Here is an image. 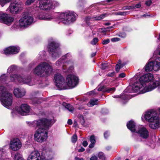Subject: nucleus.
Here are the masks:
<instances>
[{"label": "nucleus", "instance_id": "obj_1", "mask_svg": "<svg viewBox=\"0 0 160 160\" xmlns=\"http://www.w3.org/2000/svg\"><path fill=\"white\" fill-rule=\"evenodd\" d=\"M55 122V120L53 118L51 119L41 118L34 121L32 122L34 126H42L44 128H39L35 131L34 134L35 141L41 143L46 141L48 136V129Z\"/></svg>", "mask_w": 160, "mask_h": 160}, {"label": "nucleus", "instance_id": "obj_2", "mask_svg": "<svg viewBox=\"0 0 160 160\" xmlns=\"http://www.w3.org/2000/svg\"><path fill=\"white\" fill-rule=\"evenodd\" d=\"M7 79L5 74L2 75L0 77V100L2 105L8 109H10L12 104V95L7 90L6 88L2 86L7 83Z\"/></svg>", "mask_w": 160, "mask_h": 160}, {"label": "nucleus", "instance_id": "obj_3", "mask_svg": "<svg viewBox=\"0 0 160 160\" xmlns=\"http://www.w3.org/2000/svg\"><path fill=\"white\" fill-rule=\"evenodd\" d=\"M53 71L52 65L46 62L40 63L32 71V73L40 77H47Z\"/></svg>", "mask_w": 160, "mask_h": 160}, {"label": "nucleus", "instance_id": "obj_4", "mask_svg": "<svg viewBox=\"0 0 160 160\" xmlns=\"http://www.w3.org/2000/svg\"><path fill=\"white\" fill-rule=\"evenodd\" d=\"M34 22L32 16L29 14H24L18 22H15L11 27L12 29L17 30L28 27Z\"/></svg>", "mask_w": 160, "mask_h": 160}, {"label": "nucleus", "instance_id": "obj_5", "mask_svg": "<svg viewBox=\"0 0 160 160\" xmlns=\"http://www.w3.org/2000/svg\"><path fill=\"white\" fill-rule=\"evenodd\" d=\"M10 79L11 82L17 81L21 83L25 84L31 86L36 83L34 80L32 79L31 76L23 74H12L10 76Z\"/></svg>", "mask_w": 160, "mask_h": 160}, {"label": "nucleus", "instance_id": "obj_6", "mask_svg": "<svg viewBox=\"0 0 160 160\" xmlns=\"http://www.w3.org/2000/svg\"><path fill=\"white\" fill-rule=\"evenodd\" d=\"M127 126L132 132L138 133L143 138H147L149 136L148 132L146 128L142 126L136 127L135 122L132 120L128 122Z\"/></svg>", "mask_w": 160, "mask_h": 160}, {"label": "nucleus", "instance_id": "obj_7", "mask_svg": "<svg viewBox=\"0 0 160 160\" xmlns=\"http://www.w3.org/2000/svg\"><path fill=\"white\" fill-rule=\"evenodd\" d=\"M77 15L73 11H68L59 14V20L63 24L68 25L75 22L77 19Z\"/></svg>", "mask_w": 160, "mask_h": 160}, {"label": "nucleus", "instance_id": "obj_8", "mask_svg": "<svg viewBox=\"0 0 160 160\" xmlns=\"http://www.w3.org/2000/svg\"><path fill=\"white\" fill-rule=\"evenodd\" d=\"M60 3L56 1L52 0H42L39 6L40 9L45 10H50L59 6Z\"/></svg>", "mask_w": 160, "mask_h": 160}, {"label": "nucleus", "instance_id": "obj_9", "mask_svg": "<svg viewBox=\"0 0 160 160\" xmlns=\"http://www.w3.org/2000/svg\"><path fill=\"white\" fill-rule=\"evenodd\" d=\"M59 47V44L54 41L51 42L48 44V51H50V54L54 59L58 58L61 54Z\"/></svg>", "mask_w": 160, "mask_h": 160}, {"label": "nucleus", "instance_id": "obj_10", "mask_svg": "<svg viewBox=\"0 0 160 160\" xmlns=\"http://www.w3.org/2000/svg\"><path fill=\"white\" fill-rule=\"evenodd\" d=\"M139 82L144 85L145 87L141 91V93H143L148 92L150 90V73L144 75L138 79Z\"/></svg>", "mask_w": 160, "mask_h": 160}, {"label": "nucleus", "instance_id": "obj_11", "mask_svg": "<svg viewBox=\"0 0 160 160\" xmlns=\"http://www.w3.org/2000/svg\"><path fill=\"white\" fill-rule=\"evenodd\" d=\"M23 7V4L20 1H15L12 2L8 8L11 13L16 14L20 12Z\"/></svg>", "mask_w": 160, "mask_h": 160}, {"label": "nucleus", "instance_id": "obj_12", "mask_svg": "<svg viewBox=\"0 0 160 160\" xmlns=\"http://www.w3.org/2000/svg\"><path fill=\"white\" fill-rule=\"evenodd\" d=\"M160 122L158 114L156 110H151V128L153 129L157 128L159 127Z\"/></svg>", "mask_w": 160, "mask_h": 160}, {"label": "nucleus", "instance_id": "obj_13", "mask_svg": "<svg viewBox=\"0 0 160 160\" xmlns=\"http://www.w3.org/2000/svg\"><path fill=\"white\" fill-rule=\"evenodd\" d=\"M78 78L74 75H68L66 78L65 82V89L67 86L72 88L75 87L78 84Z\"/></svg>", "mask_w": 160, "mask_h": 160}, {"label": "nucleus", "instance_id": "obj_14", "mask_svg": "<svg viewBox=\"0 0 160 160\" xmlns=\"http://www.w3.org/2000/svg\"><path fill=\"white\" fill-rule=\"evenodd\" d=\"M54 81L56 86L59 89H65V82L64 78L59 73L54 75Z\"/></svg>", "mask_w": 160, "mask_h": 160}, {"label": "nucleus", "instance_id": "obj_15", "mask_svg": "<svg viewBox=\"0 0 160 160\" xmlns=\"http://www.w3.org/2000/svg\"><path fill=\"white\" fill-rule=\"evenodd\" d=\"M14 18L6 13L0 14V22L10 26L13 22Z\"/></svg>", "mask_w": 160, "mask_h": 160}, {"label": "nucleus", "instance_id": "obj_16", "mask_svg": "<svg viewBox=\"0 0 160 160\" xmlns=\"http://www.w3.org/2000/svg\"><path fill=\"white\" fill-rule=\"evenodd\" d=\"M15 110L19 114L25 116L29 114L30 108L27 104H23L16 107Z\"/></svg>", "mask_w": 160, "mask_h": 160}, {"label": "nucleus", "instance_id": "obj_17", "mask_svg": "<svg viewBox=\"0 0 160 160\" xmlns=\"http://www.w3.org/2000/svg\"><path fill=\"white\" fill-rule=\"evenodd\" d=\"M22 143L18 138H14L12 139L9 143V148L13 151H16L21 148Z\"/></svg>", "mask_w": 160, "mask_h": 160}, {"label": "nucleus", "instance_id": "obj_18", "mask_svg": "<svg viewBox=\"0 0 160 160\" xmlns=\"http://www.w3.org/2000/svg\"><path fill=\"white\" fill-rule=\"evenodd\" d=\"M58 13H40L38 16V18L40 20H42L46 21H50L55 18H57V16L58 17Z\"/></svg>", "mask_w": 160, "mask_h": 160}, {"label": "nucleus", "instance_id": "obj_19", "mask_svg": "<svg viewBox=\"0 0 160 160\" xmlns=\"http://www.w3.org/2000/svg\"><path fill=\"white\" fill-rule=\"evenodd\" d=\"M19 47L17 46H10L5 48L4 53L7 55L16 54L19 51Z\"/></svg>", "mask_w": 160, "mask_h": 160}, {"label": "nucleus", "instance_id": "obj_20", "mask_svg": "<svg viewBox=\"0 0 160 160\" xmlns=\"http://www.w3.org/2000/svg\"><path fill=\"white\" fill-rule=\"evenodd\" d=\"M160 70V57H157L151 60V71H157Z\"/></svg>", "mask_w": 160, "mask_h": 160}, {"label": "nucleus", "instance_id": "obj_21", "mask_svg": "<svg viewBox=\"0 0 160 160\" xmlns=\"http://www.w3.org/2000/svg\"><path fill=\"white\" fill-rule=\"evenodd\" d=\"M157 77L159 81H155L153 75L151 73V91L158 86V90L160 92V75H158Z\"/></svg>", "mask_w": 160, "mask_h": 160}, {"label": "nucleus", "instance_id": "obj_22", "mask_svg": "<svg viewBox=\"0 0 160 160\" xmlns=\"http://www.w3.org/2000/svg\"><path fill=\"white\" fill-rule=\"evenodd\" d=\"M27 160H43L39 152L37 150L32 152L28 156Z\"/></svg>", "mask_w": 160, "mask_h": 160}, {"label": "nucleus", "instance_id": "obj_23", "mask_svg": "<svg viewBox=\"0 0 160 160\" xmlns=\"http://www.w3.org/2000/svg\"><path fill=\"white\" fill-rule=\"evenodd\" d=\"M13 93L16 97L21 98L25 95L26 91L23 88H16L14 89Z\"/></svg>", "mask_w": 160, "mask_h": 160}, {"label": "nucleus", "instance_id": "obj_24", "mask_svg": "<svg viewBox=\"0 0 160 160\" xmlns=\"http://www.w3.org/2000/svg\"><path fill=\"white\" fill-rule=\"evenodd\" d=\"M143 87V88L145 87L144 85L138 80V81H137L133 84L132 88V92H137L139 91Z\"/></svg>", "mask_w": 160, "mask_h": 160}, {"label": "nucleus", "instance_id": "obj_25", "mask_svg": "<svg viewBox=\"0 0 160 160\" xmlns=\"http://www.w3.org/2000/svg\"><path fill=\"white\" fill-rule=\"evenodd\" d=\"M107 16V13H105L99 16H96L92 18H91V17H88L86 18L85 20L87 22L88 21H92L93 20H100L103 19Z\"/></svg>", "mask_w": 160, "mask_h": 160}, {"label": "nucleus", "instance_id": "obj_26", "mask_svg": "<svg viewBox=\"0 0 160 160\" xmlns=\"http://www.w3.org/2000/svg\"><path fill=\"white\" fill-rule=\"evenodd\" d=\"M106 88L103 86H99L98 87V89H96L93 90L91 91L88 93L89 95H94L98 94L97 91H102V92H105Z\"/></svg>", "mask_w": 160, "mask_h": 160}, {"label": "nucleus", "instance_id": "obj_27", "mask_svg": "<svg viewBox=\"0 0 160 160\" xmlns=\"http://www.w3.org/2000/svg\"><path fill=\"white\" fill-rule=\"evenodd\" d=\"M71 56L70 54L69 53H67L66 55L63 56L60 59L56 62V65L59 66L62 64V63L65 62V59L69 58Z\"/></svg>", "mask_w": 160, "mask_h": 160}, {"label": "nucleus", "instance_id": "obj_28", "mask_svg": "<svg viewBox=\"0 0 160 160\" xmlns=\"http://www.w3.org/2000/svg\"><path fill=\"white\" fill-rule=\"evenodd\" d=\"M112 97L114 98H120V100L123 104L126 102L128 99V96L127 95L123 94L119 95H115Z\"/></svg>", "mask_w": 160, "mask_h": 160}, {"label": "nucleus", "instance_id": "obj_29", "mask_svg": "<svg viewBox=\"0 0 160 160\" xmlns=\"http://www.w3.org/2000/svg\"><path fill=\"white\" fill-rule=\"evenodd\" d=\"M126 64V62H122L120 59L119 60L116 65L115 69L116 71L117 72H118L120 68H122Z\"/></svg>", "mask_w": 160, "mask_h": 160}, {"label": "nucleus", "instance_id": "obj_30", "mask_svg": "<svg viewBox=\"0 0 160 160\" xmlns=\"http://www.w3.org/2000/svg\"><path fill=\"white\" fill-rule=\"evenodd\" d=\"M142 119L143 121H146L149 123L150 122V111H148L146 112L144 115L142 116Z\"/></svg>", "mask_w": 160, "mask_h": 160}, {"label": "nucleus", "instance_id": "obj_31", "mask_svg": "<svg viewBox=\"0 0 160 160\" xmlns=\"http://www.w3.org/2000/svg\"><path fill=\"white\" fill-rule=\"evenodd\" d=\"M6 152L3 148H0V160H5Z\"/></svg>", "mask_w": 160, "mask_h": 160}, {"label": "nucleus", "instance_id": "obj_32", "mask_svg": "<svg viewBox=\"0 0 160 160\" xmlns=\"http://www.w3.org/2000/svg\"><path fill=\"white\" fill-rule=\"evenodd\" d=\"M44 156L46 159L51 160L53 158V153L50 151H47L44 154Z\"/></svg>", "mask_w": 160, "mask_h": 160}, {"label": "nucleus", "instance_id": "obj_33", "mask_svg": "<svg viewBox=\"0 0 160 160\" xmlns=\"http://www.w3.org/2000/svg\"><path fill=\"white\" fill-rule=\"evenodd\" d=\"M89 140L91 142V143L89 144V147L90 148H92L94 147V144L96 142L95 136L93 135L91 136Z\"/></svg>", "mask_w": 160, "mask_h": 160}, {"label": "nucleus", "instance_id": "obj_34", "mask_svg": "<svg viewBox=\"0 0 160 160\" xmlns=\"http://www.w3.org/2000/svg\"><path fill=\"white\" fill-rule=\"evenodd\" d=\"M17 69L16 66L13 65L10 66L8 69L7 72L9 73L16 71Z\"/></svg>", "mask_w": 160, "mask_h": 160}, {"label": "nucleus", "instance_id": "obj_35", "mask_svg": "<svg viewBox=\"0 0 160 160\" xmlns=\"http://www.w3.org/2000/svg\"><path fill=\"white\" fill-rule=\"evenodd\" d=\"M98 100L97 99H91L89 102L87 103V105L89 107H92L97 104Z\"/></svg>", "mask_w": 160, "mask_h": 160}, {"label": "nucleus", "instance_id": "obj_36", "mask_svg": "<svg viewBox=\"0 0 160 160\" xmlns=\"http://www.w3.org/2000/svg\"><path fill=\"white\" fill-rule=\"evenodd\" d=\"M14 160H25L23 158L22 155L18 153H17L14 155Z\"/></svg>", "mask_w": 160, "mask_h": 160}, {"label": "nucleus", "instance_id": "obj_37", "mask_svg": "<svg viewBox=\"0 0 160 160\" xmlns=\"http://www.w3.org/2000/svg\"><path fill=\"white\" fill-rule=\"evenodd\" d=\"M65 107L70 112L72 113L73 112L74 110V108L72 105L69 104H67Z\"/></svg>", "mask_w": 160, "mask_h": 160}, {"label": "nucleus", "instance_id": "obj_38", "mask_svg": "<svg viewBox=\"0 0 160 160\" xmlns=\"http://www.w3.org/2000/svg\"><path fill=\"white\" fill-rule=\"evenodd\" d=\"M129 13V12H118L115 13V15H116L125 16Z\"/></svg>", "mask_w": 160, "mask_h": 160}, {"label": "nucleus", "instance_id": "obj_39", "mask_svg": "<svg viewBox=\"0 0 160 160\" xmlns=\"http://www.w3.org/2000/svg\"><path fill=\"white\" fill-rule=\"evenodd\" d=\"M11 0H0V5L3 7L6 4L10 2Z\"/></svg>", "mask_w": 160, "mask_h": 160}, {"label": "nucleus", "instance_id": "obj_40", "mask_svg": "<svg viewBox=\"0 0 160 160\" xmlns=\"http://www.w3.org/2000/svg\"><path fill=\"white\" fill-rule=\"evenodd\" d=\"M145 70L147 72H148L150 70V62L149 60L148 61V63L146 65L145 67Z\"/></svg>", "mask_w": 160, "mask_h": 160}, {"label": "nucleus", "instance_id": "obj_41", "mask_svg": "<svg viewBox=\"0 0 160 160\" xmlns=\"http://www.w3.org/2000/svg\"><path fill=\"white\" fill-rule=\"evenodd\" d=\"M98 158L102 160H104L105 159V155L102 152H99L98 153Z\"/></svg>", "mask_w": 160, "mask_h": 160}, {"label": "nucleus", "instance_id": "obj_42", "mask_svg": "<svg viewBox=\"0 0 160 160\" xmlns=\"http://www.w3.org/2000/svg\"><path fill=\"white\" fill-rule=\"evenodd\" d=\"M109 66V65L108 63L106 62L103 63L101 64V68L102 69L104 70L108 68Z\"/></svg>", "mask_w": 160, "mask_h": 160}, {"label": "nucleus", "instance_id": "obj_43", "mask_svg": "<svg viewBox=\"0 0 160 160\" xmlns=\"http://www.w3.org/2000/svg\"><path fill=\"white\" fill-rule=\"evenodd\" d=\"M115 90V88H106V91L105 92L112 93Z\"/></svg>", "mask_w": 160, "mask_h": 160}, {"label": "nucleus", "instance_id": "obj_44", "mask_svg": "<svg viewBox=\"0 0 160 160\" xmlns=\"http://www.w3.org/2000/svg\"><path fill=\"white\" fill-rule=\"evenodd\" d=\"M77 140V136L75 134H74L73 135V136L71 138V140L72 142L75 143L76 142Z\"/></svg>", "mask_w": 160, "mask_h": 160}, {"label": "nucleus", "instance_id": "obj_45", "mask_svg": "<svg viewBox=\"0 0 160 160\" xmlns=\"http://www.w3.org/2000/svg\"><path fill=\"white\" fill-rule=\"evenodd\" d=\"M98 39L97 38H94L91 42V44L93 45H95L98 42Z\"/></svg>", "mask_w": 160, "mask_h": 160}, {"label": "nucleus", "instance_id": "obj_46", "mask_svg": "<svg viewBox=\"0 0 160 160\" xmlns=\"http://www.w3.org/2000/svg\"><path fill=\"white\" fill-rule=\"evenodd\" d=\"M110 135V132L108 131H106L104 133V138L107 139L109 136Z\"/></svg>", "mask_w": 160, "mask_h": 160}, {"label": "nucleus", "instance_id": "obj_47", "mask_svg": "<svg viewBox=\"0 0 160 160\" xmlns=\"http://www.w3.org/2000/svg\"><path fill=\"white\" fill-rule=\"evenodd\" d=\"M34 0H27L25 2V4L29 5L34 2Z\"/></svg>", "mask_w": 160, "mask_h": 160}, {"label": "nucleus", "instance_id": "obj_48", "mask_svg": "<svg viewBox=\"0 0 160 160\" xmlns=\"http://www.w3.org/2000/svg\"><path fill=\"white\" fill-rule=\"evenodd\" d=\"M45 52L44 51H42L39 52V55H40L41 59L44 58V55H45Z\"/></svg>", "mask_w": 160, "mask_h": 160}, {"label": "nucleus", "instance_id": "obj_49", "mask_svg": "<svg viewBox=\"0 0 160 160\" xmlns=\"http://www.w3.org/2000/svg\"><path fill=\"white\" fill-rule=\"evenodd\" d=\"M37 63V62L35 61H33L29 65V67L30 68H32L33 66H34Z\"/></svg>", "mask_w": 160, "mask_h": 160}, {"label": "nucleus", "instance_id": "obj_50", "mask_svg": "<svg viewBox=\"0 0 160 160\" xmlns=\"http://www.w3.org/2000/svg\"><path fill=\"white\" fill-rule=\"evenodd\" d=\"M120 39L119 38H114L111 39V41L112 42H116L119 41Z\"/></svg>", "mask_w": 160, "mask_h": 160}, {"label": "nucleus", "instance_id": "obj_51", "mask_svg": "<svg viewBox=\"0 0 160 160\" xmlns=\"http://www.w3.org/2000/svg\"><path fill=\"white\" fill-rule=\"evenodd\" d=\"M110 42V40L109 39H107L106 40H104L103 41L102 43L103 45H105L108 44Z\"/></svg>", "mask_w": 160, "mask_h": 160}, {"label": "nucleus", "instance_id": "obj_52", "mask_svg": "<svg viewBox=\"0 0 160 160\" xmlns=\"http://www.w3.org/2000/svg\"><path fill=\"white\" fill-rule=\"evenodd\" d=\"M125 9L130 10L131 9H135V8L134 7L133 5H132L131 6H127L126 8Z\"/></svg>", "mask_w": 160, "mask_h": 160}, {"label": "nucleus", "instance_id": "obj_53", "mask_svg": "<svg viewBox=\"0 0 160 160\" xmlns=\"http://www.w3.org/2000/svg\"><path fill=\"white\" fill-rule=\"evenodd\" d=\"M133 5V6L135 8V9H136V8H140L141 6V3H139L137 4H136L135 5Z\"/></svg>", "mask_w": 160, "mask_h": 160}, {"label": "nucleus", "instance_id": "obj_54", "mask_svg": "<svg viewBox=\"0 0 160 160\" xmlns=\"http://www.w3.org/2000/svg\"><path fill=\"white\" fill-rule=\"evenodd\" d=\"M39 100L37 98L35 99V100H33L32 101V103L33 104H35L36 103H40V102H39Z\"/></svg>", "mask_w": 160, "mask_h": 160}, {"label": "nucleus", "instance_id": "obj_55", "mask_svg": "<svg viewBox=\"0 0 160 160\" xmlns=\"http://www.w3.org/2000/svg\"><path fill=\"white\" fill-rule=\"evenodd\" d=\"M114 74L115 72H113L111 73H108L107 74V76L108 77H112L114 75Z\"/></svg>", "mask_w": 160, "mask_h": 160}, {"label": "nucleus", "instance_id": "obj_56", "mask_svg": "<svg viewBox=\"0 0 160 160\" xmlns=\"http://www.w3.org/2000/svg\"><path fill=\"white\" fill-rule=\"evenodd\" d=\"M97 157L95 156H92L90 158V160H97Z\"/></svg>", "mask_w": 160, "mask_h": 160}, {"label": "nucleus", "instance_id": "obj_57", "mask_svg": "<svg viewBox=\"0 0 160 160\" xmlns=\"http://www.w3.org/2000/svg\"><path fill=\"white\" fill-rule=\"evenodd\" d=\"M150 16V15L149 14H144L143 15H141V18H142V17H144V18H148Z\"/></svg>", "mask_w": 160, "mask_h": 160}, {"label": "nucleus", "instance_id": "obj_58", "mask_svg": "<svg viewBox=\"0 0 160 160\" xmlns=\"http://www.w3.org/2000/svg\"><path fill=\"white\" fill-rule=\"evenodd\" d=\"M125 74L124 73H120L119 75V77L122 78H124L125 77Z\"/></svg>", "mask_w": 160, "mask_h": 160}, {"label": "nucleus", "instance_id": "obj_59", "mask_svg": "<svg viewBox=\"0 0 160 160\" xmlns=\"http://www.w3.org/2000/svg\"><path fill=\"white\" fill-rule=\"evenodd\" d=\"M85 150V149L84 148L81 147L80 149H78V151L79 152H82L84 151Z\"/></svg>", "mask_w": 160, "mask_h": 160}, {"label": "nucleus", "instance_id": "obj_60", "mask_svg": "<svg viewBox=\"0 0 160 160\" xmlns=\"http://www.w3.org/2000/svg\"><path fill=\"white\" fill-rule=\"evenodd\" d=\"M84 147H86L88 145V142L86 141H84L82 143Z\"/></svg>", "mask_w": 160, "mask_h": 160}, {"label": "nucleus", "instance_id": "obj_61", "mask_svg": "<svg viewBox=\"0 0 160 160\" xmlns=\"http://www.w3.org/2000/svg\"><path fill=\"white\" fill-rule=\"evenodd\" d=\"M75 160H84V159L82 158H79L78 157H76L75 158Z\"/></svg>", "mask_w": 160, "mask_h": 160}, {"label": "nucleus", "instance_id": "obj_62", "mask_svg": "<svg viewBox=\"0 0 160 160\" xmlns=\"http://www.w3.org/2000/svg\"><path fill=\"white\" fill-rule=\"evenodd\" d=\"M67 123H68V124L69 125H71L72 124V120L71 119H69L68 120Z\"/></svg>", "mask_w": 160, "mask_h": 160}, {"label": "nucleus", "instance_id": "obj_63", "mask_svg": "<svg viewBox=\"0 0 160 160\" xmlns=\"http://www.w3.org/2000/svg\"><path fill=\"white\" fill-rule=\"evenodd\" d=\"M145 4L147 6H150V1L149 0L147 1L146 2Z\"/></svg>", "mask_w": 160, "mask_h": 160}, {"label": "nucleus", "instance_id": "obj_64", "mask_svg": "<svg viewBox=\"0 0 160 160\" xmlns=\"http://www.w3.org/2000/svg\"><path fill=\"white\" fill-rule=\"evenodd\" d=\"M114 25H113V26H110V27H108L107 28V29H111L113 28L114 27Z\"/></svg>", "mask_w": 160, "mask_h": 160}]
</instances>
